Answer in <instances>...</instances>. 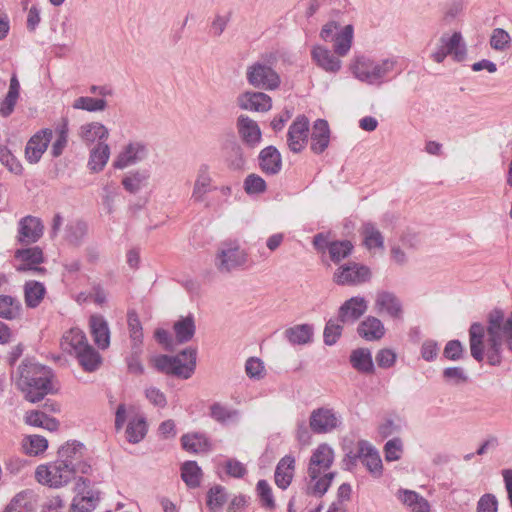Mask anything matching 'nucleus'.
<instances>
[{"mask_svg":"<svg viewBox=\"0 0 512 512\" xmlns=\"http://www.w3.org/2000/svg\"><path fill=\"white\" fill-rule=\"evenodd\" d=\"M361 235L363 236V244L368 250L384 248V237L375 224L371 222L364 223L361 227Z\"/></svg>","mask_w":512,"mask_h":512,"instance_id":"obj_37","label":"nucleus"},{"mask_svg":"<svg viewBox=\"0 0 512 512\" xmlns=\"http://www.w3.org/2000/svg\"><path fill=\"white\" fill-rule=\"evenodd\" d=\"M238 134L242 142L250 148L257 147L262 139L258 123L247 115H240L236 121Z\"/></svg>","mask_w":512,"mask_h":512,"instance_id":"obj_16","label":"nucleus"},{"mask_svg":"<svg viewBox=\"0 0 512 512\" xmlns=\"http://www.w3.org/2000/svg\"><path fill=\"white\" fill-rule=\"evenodd\" d=\"M342 333V326L334 320H329L324 329V342L327 345H333Z\"/></svg>","mask_w":512,"mask_h":512,"instance_id":"obj_63","label":"nucleus"},{"mask_svg":"<svg viewBox=\"0 0 512 512\" xmlns=\"http://www.w3.org/2000/svg\"><path fill=\"white\" fill-rule=\"evenodd\" d=\"M74 109L86 110L88 112L103 111L107 107V101L104 99L82 96L73 102Z\"/></svg>","mask_w":512,"mask_h":512,"instance_id":"obj_50","label":"nucleus"},{"mask_svg":"<svg viewBox=\"0 0 512 512\" xmlns=\"http://www.w3.org/2000/svg\"><path fill=\"white\" fill-rule=\"evenodd\" d=\"M448 55H452L457 62L464 60L466 47L460 32H454L451 36L443 34L436 50L431 54V58L436 63H442Z\"/></svg>","mask_w":512,"mask_h":512,"instance_id":"obj_9","label":"nucleus"},{"mask_svg":"<svg viewBox=\"0 0 512 512\" xmlns=\"http://www.w3.org/2000/svg\"><path fill=\"white\" fill-rule=\"evenodd\" d=\"M15 257L20 259L22 263L17 266L16 270L18 272H27L33 271L36 273H44L45 268L39 267L44 260L43 252L39 247H32L22 250H17L15 253Z\"/></svg>","mask_w":512,"mask_h":512,"instance_id":"obj_20","label":"nucleus"},{"mask_svg":"<svg viewBox=\"0 0 512 512\" xmlns=\"http://www.w3.org/2000/svg\"><path fill=\"white\" fill-rule=\"evenodd\" d=\"M202 470L195 461H187L181 466V478L189 488L200 485Z\"/></svg>","mask_w":512,"mask_h":512,"instance_id":"obj_44","label":"nucleus"},{"mask_svg":"<svg viewBox=\"0 0 512 512\" xmlns=\"http://www.w3.org/2000/svg\"><path fill=\"white\" fill-rule=\"evenodd\" d=\"M367 310V301L363 297H352L339 308L338 318L343 324L356 322Z\"/></svg>","mask_w":512,"mask_h":512,"instance_id":"obj_21","label":"nucleus"},{"mask_svg":"<svg viewBox=\"0 0 512 512\" xmlns=\"http://www.w3.org/2000/svg\"><path fill=\"white\" fill-rule=\"evenodd\" d=\"M498 502L493 494H484L478 501L477 512H497Z\"/></svg>","mask_w":512,"mask_h":512,"instance_id":"obj_64","label":"nucleus"},{"mask_svg":"<svg viewBox=\"0 0 512 512\" xmlns=\"http://www.w3.org/2000/svg\"><path fill=\"white\" fill-rule=\"evenodd\" d=\"M46 289L44 285L37 281H28L24 286L25 303L30 308L37 307L42 301Z\"/></svg>","mask_w":512,"mask_h":512,"instance_id":"obj_43","label":"nucleus"},{"mask_svg":"<svg viewBox=\"0 0 512 512\" xmlns=\"http://www.w3.org/2000/svg\"><path fill=\"white\" fill-rule=\"evenodd\" d=\"M246 78L251 86L263 90H275L281 83L279 74L271 66L259 61L247 67Z\"/></svg>","mask_w":512,"mask_h":512,"instance_id":"obj_8","label":"nucleus"},{"mask_svg":"<svg viewBox=\"0 0 512 512\" xmlns=\"http://www.w3.org/2000/svg\"><path fill=\"white\" fill-rule=\"evenodd\" d=\"M375 308L379 313L385 311L392 318L399 319L402 317V304L392 292H378L375 299Z\"/></svg>","mask_w":512,"mask_h":512,"instance_id":"obj_25","label":"nucleus"},{"mask_svg":"<svg viewBox=\"0 0 512 512\" xmlns=\"http://www.w3.org/2000/svg\"><path fill=\"white\" fill-rule=\"evenodd\" d=\"M90 332L94 343L99 349L105 350L110 346V329L102 315H92L89 319Z\"/></svg>","mask_w":512,"mask_h":512,"instance_id":"obj_23","label":"nucleus"},{"mask_svg":"<svg viewBox=\"0 0 512 512\" xmlns=\"http://www.w3.org/2000/svg\"><path fill=\"white\" fill-rule=\"evenodd\" d=\"M360 460L368 471L375 477L382 474V460L378 451L365 440H360L357 443V452L353 456V460Z\"/></svg>","mask_w":512,"mask_h":512,"instance_id":"obj_14","label":"nucleus"},{"mask_svg":"<svg viewBox=\"0 0 512 512\" xmlns=\"http://www.w3.org/2000/svg\"><path fill=\"white\" fill-rule=\"evenodd\" d=\"M210 416L221 424L235 421L238 418V411L223 406L220 403H214L210 407Z\"/></svg>","mask_w":512,"mask_h":512,"instance_id":"obj_51","label":"nucleus"},{"mask_svg":"<svg viewBox=\"0 0 512 512\" xmlns=\"http://www.w3.org/2000/svg\"><path fill=\"white\" fill-rule=\"evenodd\" d=\"M196 355V349L186 348L176 356L159 355L152 362L154 367L160 372L188 379L194 373Z\"/></svg>","mask_w":512,"mask_h":512,"instance_id":"obj_4","label":"nucleus"},{"mask_svg":"<svg viewBox=\"0 0 512 512\" xmlns=\"http://www.w3.org/2000/svg\"><path fill=\"white\" fill-rule=\"evenodd\" d=\"M309 136V120L305 115H299L290 125L287 133V144L294 153L301 152Z\"/></svg>","mask_w":512,"mask_h":512,"instance_id":"obj_13","label":"nucleus"},{"mask_svg":"<svg viewBox=\"0 0 512 512\" xmlns=\"http://www.w3.org/2000/svg\"><path fill=\"white\" fill-rule=\"evenodd\" d=\"M142 351V347H131V352L126 358L129 373L135 375H142L144 373V366L140 359Z\"/></svg>","mask_w":512,"mask_h":512,"instance_id":"obj_58","label":"nucleus"},{"mask_svg":"<svg viewBox=\"0 0 512 512\" xmlns=\"http://www.w3.org/2000/svg\"><path fill=\"white\" fill-rule=\"evenodd\" d=\"M227 501L224 487L216 485L207 493V506L212 509H220Z\"/></svg>","mask_w":512,"mask_h":512,"instance_id":"obj_56","label":"nucleus"},{"mask_svg":"<svg viewBox=\"0 0 512 512\" xmlns=\"http://www.w3.org/2000/svg\"><path fill=\"white\" fill-rule=\"evenodd\" d=\"M295 470V458L292 455H286L280 459L275 469V483L281 489H286L293 478Z\"/></svg>","mask_w":512,"mask_h":512,"instance_id":"obj_29","label":"nucleus"},{"mask_svg":"<svg viewBox=\"0 0 512 512\" xmlns=\"http://www.w3.org/2000/svg\"><path fill=\"white\" fill-rule=\"evenodd\" d=\"M333 461L334 451L327 443L320 444L313 451L309 461L308 475L311 481H315L311 487L314 495L321 497L329 489L336 473H325L323 477H320V475L331 467Z\"/></svg>","mask_w":512,"mask_h":512,"instance_id":"obj_3","label":"nucleus"},{"mask_svg":"<svg viewBox=\"0 0 512 512\" xmlns=\"http://www.w3.org/2000/svg\"><path fill=\"white\" fill-rule=\"evenodd\" d=\"M246 261L247 254L238 242L224 241L218 247L214 264L220 273H229L244 265Z\"/></svg>","mask_w":512,"mask_h":512,"instance_id":"obj_7","label":"nucleus"},{"mask_svg":"<svg viewBox=\"0 0 512 512\" xmlns=\"http://www.w3.org/2000/svg\"><path fill=\"white\" fill-rule=\"evenodd\" d=\"M78 472L73 466L64 463L58 459L49 465H40L37 467L35 476L38 482L50 487L59 488L68 484Z\"/></svg>","mask_w":512,"mask_h":512,"instance_id":"obj_6","label":"nucleus"},{"mask_svg":"<svg viewBox=\"0 0 512 512\" xmlns=\"http://www.w3.org/2000/svg\"><path fill=\"white\" fill-rule=\"evenodd\" d=\"M85 447L80 442H67L58 450V459L64 463L73 466V469L81 474H89L92 470L91 465L84 460Z\"/></svg>","mask_w":512,"mask_h":512,"instance_id":"obj_12","label":"nucleus"},{"mask_svg":"<svg viewBox=\"0 0 512 512\" xmlns=\"http://www.w3.org/2000/svg\"><path fill=\"white\" fill-rule=\"evenodd\" d=\"M284 336L292 345H305L312 341L313 327L309 324H298L287 328Z\"/></svg>","mask_w":512,"mask_h":512,"instance_id":"obj_33","label":"nucleus"},{"mask_svg":"<svg viewBox=\"0 0 512 512\" xmlns=\"http://www.w3.org/2000/svg\"><path fill=\"white\" fill-rule=\"evenodd\" d=\"M244 190L247 194L263 193L266 191V182L259 175L250 174L244 180Z\"/></svg>","mask_w":512,"mask_h":512,"instance_id":"obj_60","label":"nucleus"},{"mask_svg":"<svg viewBox=\"0 0 512 512\" xmlns=\"http://www.w3.org/2000/svg\"><path fill=\"white\" fill-rule=\"evenodd\" d=\"M333 41L335 54L340 57L346 56L351 49L353 41L352 25L343 27L340 32L335 34Z\"/></svg>","mask_w":512,"mask_h":512,"instance_id":"obj_39","label":"nucleus"},{"mask_svg":"<svg viewBox=\"0 0 512 512\" xmlns=\"http://www.w3.org/2000/svg\"><path fill=\"white\" fill-rule=\"evenodd\" d=\"M259 166L267 175H276L282 168V158L274 146H268L261 150L259 154Z\"/></svg>","mask_w":512,"mask_h":512,"instance_id":"obj_27","label":"nucleus"},{"mask_svg":"<svg viewBox=\"0 0 512 512\" xmlns=\"http://www.w3.org/2000/svg\"><path fill=\"white\" fill-rule=\"evenodd\" d=\"M371 276L372 273L368 266L356 262H348L335 270L333 281L342 286H356L368 282Z\"/></svg>","mask_w":512,"mask_h":512,"instance_id":"obj_10","label":"nucleus"},{"mask_svg":"<svg viewBox=\"0 0 512 512\" xmlns=\"http://www.w3.org/2000/svg\"><path fill=\"white\" fill-rule=\"evenodd\" d=\"M147 432V425L144 418L132 419L126 428L127 439L131 443L140 442Z\"/></svg>","mask_w":512,"mask_h":512,"instance_id":"obj_49","label":"nucleus"},{"mask_svg":"<svg viewBox=\"0 0 512 512\" xmlns=\"http://www.w3.org/2000/svg\"><path fill=\"white\" fill-rule=\"evenodd\" d=\"M0 162L7 167L10 172L21 174L22 165L12 152L4 145L0 144Z\"/></svg>","mask_w":512,"mask_h":512,"instance_id":"obj_57","label":"nucleus"},{"mask_svg":"<svg viewBox=\"0 0 512 512\" xmlns=\"http://www.w3.org/2000/svg\"><path fill=\"white\" fill-rule=\"evenodd\" d=\"M511 37L509 33L502 28H495L490 37V46L497 51H504L509 48Z\"/></svg>","mask_w":512,"mask_h":512,"instance_id":"obj_54","label":"nucleus"},{"mask_svg":"<svg viewBox=\"0 0 512 512\" xmlns=\"http://www.w3.org/2000/svg\"><path fill=\"white\" fill-rule=\"evenodd\" d=\"M18 373L17 386L25 393L28 401L33 403L41 401L52 391V372L46 366L24 361L19 366Z\"/></svg>","mask_w":512,"mask_h":512,"instance_id":"obj_2","label":"nucleus"},{"mask_svg":"<svg viewBox=\"0 0 512 512\" xmlns=\"http://www.w3.org/2000/svg\"><path fill=\"white\" fill-rule=\"evenodd\" d=\"M256 490L262 507L273 510L275 508V500L269 483L266 480H259Z\"/></svg>","mask_w":512,"mask_h":512,"instance_id":"obj_53","label":"nucleus"},{"mask_svg":"<svg viewBox=\"0 0 512 512\" xmlns=\"http://www.w3.org/2000/svg\"><path fill=\"white\" fill-rule=\"evenodd\" d=\"M43 234V225L39 218L24 217L19 223V241L23 244H32L38 241Z\"/></svg>","mask_w":512,"mask_h":512,"instance_id":"obj_24","label":"nucleus"},{"mask_svg":"<svg viewBox=\"0 0 512 512\" xmlns=\"http://www.w3.org/2000/svg\"><path fill=\"white\" fill-rule=\"evenodd\" d=\"M88 224L80 219L69 221L64 228V241L71 247L78 248L88 235Z\"/></svg>","mask_w":512,"mask_h":512,"instance_id":"obj_26","label":"nucleus"},{"mask_svg":"<svg viewBox=\"0 0 512 512\" xmlns=\"http://www.w3.org/2000/svg\"><path fill=\"white\" fill-rule=\"evenodd\" d=\"M147 154V146L144 143L139 141L130 142L117 156L113 166L117 169H123L144 160Z\"/></svg>","mask_w":512,"mask_h":512,"instance_id":"obj_17","label":"nucleus"},{"mask_svg":"<svg viewBox=\"0 0 512 512\" xmlns=\"http://www.w3.org/2000/svg\"><path fill=\"white\" fill-rule=\"evenodd\" d=\"M399 497L411 512H429L430 510L428 501L414 491L404 490Z\"/></svg>","mask_w":512,"mask_h":512,"instance_id":"obj_45","label":"nucleus"},{"mask_svg":"<svg viewBox=\"0 0 512 512\" xmlns=\"http://www.w3.org/2000/svg\"><path fill=\"white\" fill-rule=\"evenodd\" d=\"M216 189L217 187L213 185L209 166L201 165L194 181L191 199L196 203H201L205 200L208 193Z\"/></svg>","mask_w":512,"mask_h":512,"instance_id":"obj_19","label":"nucleus"},{"mask_svg":"<svg viewBox=\"0 0 512 512\" xmlns=\"http://www.w3.org/2000/svg\"><path fill=\"white\" fill-rule=\"evenodd\" d=\"M88 344L89 342L85 333L79 328H71L63 335L61 341L63 350L70 354H75Z\"/></svg>","mask_w":512,"mask_h":512,"instance_id":"obj_32","label":"nucleus"},{"mask_svg":"<svg viewBox=\"0 0 512 512\" xmlns=\"http://www.w3.org/2000/svg\"><path fill=\"white\" fill-rule=\"evenodd\" d=\"M100 500V492H87V495L74 497L71 512H91Z\"/></svg>","mask_w":512,"mask_h":512,"instance_id":"obj_47","label":"nucleus"},{"mask_svg":"<svg viewBox=\"0 0 512 512\" xmlns=\"http://www.w3.org/2000/svg\"><path fill=\"white\" fill-rule=\"evenodd\" d=\"M176 342L184 344L191 341L196 332L195 319L192 314L181 316L173 325Z\"/></svg>","mask_w":512,"mask_h":512,"instance_id":"obj_30","label":"nucleus"},{"mask_svg":"<svg viewBox=\"0 0 512 512\" xmlns=\"http://www.w3.org/2000/svg\"><path fill=\"white\" fill-rule=\"evenodd\" d=\"M237 104L243 110L267 112L272 107V99L263 92H245L237 97Z\"/></svg>","mask_w":512,"mask_h":512,"instance_id":"obj_18","label":"nucleus"},{"mask_svg":"<svg viewBox=\"0 0 512 512\" xmlns=\"http://www.w3.org/2000/svg\"><path fill=\"white\" fill-rule=\"evenodd\" d=\"M110 157V147L104 142H99L90 152L88 166L93 172H100L105 167Z\"/></svg>","mask_w":512,"mask_h":512,"instance_id":"obj_36","label":"nucleus"},{"mask_svg":"<svg viewBox=\"0 0 512 512\" xmlns=\"http://www.w3.org/2000/svg\"><path fill=\"white\" fill-rule=\"evenodd\" d=\"M469 346L477 362H482L486 354L492 366H499L506 358L505 348L512 357V312L505 318L503 311H491L486 328L481 323H473L469 329Z\"/></svg>","mask_w":512,"mask_h":512,"instance_id":"obj_1","label":"nucleus"},{"mask_svg":"<svg viewBox=\"0 0 512 512\" xmlns=\"http://www.w3.org/2000/svg\"><path fill=\"white\" fill-rule=\"evenodd\" d=\"M35 505L29 492L18 493L10 501L4 512H34Z\"/></svg>","mask_w":512,"mask_h":512,"instance_id":"obj_46","label":"nucleus"},{"mask_svg":"<svg viewBox=\"0 0 512 512\" xmlns=\"http://www.w3.org/2000/svg\"><path fill=\"white\" fill-rule=\"evenodd\" d=\"M396 60L387 58L380 62L365 56H357L351 64L355 78L367 84H380L395 67Z\"/></svg>","mask_w":512,"mask_h":512,"instance_id":"obj_5","label":"nucleus"},{"mask_svg":"<svg viewBox=\"0 0 512 512\" xmlns=\"http://www.w3.org/2000/svg\"><path fill=\"white\" fill-rule=\"evenodd\" d=\"M127 323L129 330V338L131 341V347H142L143 344V328L135 310L128 311Z\"/></svg>","mask_w":512,"mask_h":512,"instance_id":"obj_41","label":"nucleus"},{"mask_svg":"<svg viewBox=\"0 0 512 512\" xmlns=\"http://www.w3.org/2000/svg\"><path fill=\"white\" fill-rule=\"evenodd\" d=\"M108 135V129L103 124L98 122L84 124L80 127L79 130L80 138L87 143H92L97 139H107Z\"/></svg>","mask_w":512,"mask_h":512,"instance_id":"obj_40","label":"nucleus"},{"mask_svg":"<svg viewBox=\"0 0 512 512\" xmlns=\"http://www.w3.org/2000/svg\"><path fill=\"white\" fill-rule=\"evenodd\" d=\"M358 334L360 337L368 341L379 340L385 333L382 322L373 316L367 317L358 326Z\"/></svg>","mask_w":512,"mask_h":512,"instance_id":"obj_31","label":"nucleus"},{"mask_svg":"<svg viewBox=\"0 0 512 512\" xmlns=\"http://www.w3.org/2000/svg\"><path fill=\"white\" fill-rule=\"evenodd\" d=\"M21 302L11 295H0V318L14 320L20 317Z\"/></svg>","mask_w":512,"mask_h":512,"instance_id":"obj_38","label":"nucleus"},{"mask_svg":"<svg viewBox=\"0 0 512 512\" xmlns=\"http://www.w3.org/2000/svg\"><path fill=\"white\" fill-rule=\"evenodd\" d=\"M330 143V128L324 119H317L312 127L310 149L315 154L323 153Z\"/></svg>","mask_w":512,"mask_h":512,"instance_id":"obj_22","label":"nucleus"},{"mask_svg":"<svg viewBox=\"0 0 512 512\" xmlns=\"http://www.w3.org/2000/svg\"><path fill=\"white\" fill-rule=\"evenodd\" d=\"M53 132L51 129H43L34 134L27 142L25 148V157L31 164L37 163L52 139Z\"/></svg>","mask_w":512,"mask_h":512,"instance_id":"obj_15","label":"nucleus"},{"mask_svg":"<svg viewBox=\"0 0 512 512\" xmlns=\"http://www.w3.org/2000/svg\"><path fill=\"white\" fill-rule=\"evenodd\" d=\"M80 366L87 372H93L99 368L102 362L100 354L90 345H85L84 348L76 352Z\"/></svg>","mask_w":512,"mask_h":512,"instance_id":"obj_34","label":"nucleus"},{"mask_svg":"<svg viewBox=\"0 0 512 512\" xmlns=\"http://www.w3.org/2000/svg\"><path fill=\"white\" fill-rule=\"evenodd\" d=\"M183 449L192 453H201L209 449V442L205 435L200 433L185 434L181 437Z\"/></svg>","mask_w":512,"mask_h":512,"instance_id":"obj_42","label":"nucleus"},{"mask_svg":"<svg viewBox=\"0 0 512 512\" xmlns=\"http://www.w3.org/2000/svg\"><path fill=\"white\" fill-rule=\"evenodd\" d=\"M148 179V174L145 172L136 171L126 176L122 180V185L130 193H137Z\"/></svg>","mask_w":512,"mask_h":512,"instance_id":"obj_52","label":"nucleus"},{"mask_svg":"<svg viewBox=\"0 0 512 512\" xmlns=\"http://www.w3.org/2000/svg\"><path fill=\"white\" fill-rule=\"evenodd\" d=\"M68 142V124L65 121L58 129H57V139L53 143L51 148V154L53 157H59L64 148L66 147Z\"/></svg>","mask_w":512,"mask_h":512,"instance_id":"obj_59","label":"nucleus"},{"mask_svg":"<svg viewBox=\"0 0 512 512\" xmlns=\"http://www.w3.org/2000/svg\"><path fill=\"white\" fill-rule=\"evenodd\" d=\"M350 363L358 372L369 374L374 371L372 355L367 348L353 350L350 354Z\"/></svg>","mask_w":512,"mask_h":512,"instance_id":"obj_35","label":"nucleus"},{"mask_svg":"<svg viewBox=\"0 0 512 512\" xmlns=\"http://www.w3.org/2000/svg\"><path fill=\"white\" fill-rule=\"evenodd\" d=\"M47 440L38 435L29 436L24 440L23 449L29 455H38L47 449Z\"/></svg>","mask_w":512,"mask_h":512,"instance_id":"obj_55","label":"nucleus"},{"mask_svg":"<svg viewBox=\"0 0 512 512\" xmlns=\"http://www.w3.org/2000/svg\"><path fill=\"white\" fill-rule=\"evenodd\" d=\"M402 441L400 438H393L389 440L384 446V453L386 461L399 460L402 454Z\"/></svg>","mask_w":512,"mask_h":512,"instance_id":"obj_62","label":"nucleus"},{"mask_svg":"<svg viewBox=\"0 0 512 512\" xmlns=\"http://www.w3.org/2000/svg\"><path fill=\"white\" fill-rule=\"evenodd\" d=\"M327 250L330 259L334 263H339L352 253L353 244L349 240L331 241L327 244Z\"/></svg>","mask_w":512,"mask_h":512,"instance_id":"obj_48","label":"nucleus"},{"mask_svg":"<svg viewBox=\"0 0 512 512\" xmlns=\"http://www.w3.org/2000/svg\"><path fill=\"white\" fill-rule=\"evenodd\" d=\"M312 58L316 64L329 73H337L341 69V61L330 50L316 46L312 50Z\"/></svg>","mask_w":512,"mask_h":512,"instance_id":"obj_28","label":"nucleus"},{"mask_svg":"<svg viewBox=\"0 0 512 512\" xmlns=\"http://www.w3.org/2000/svg\"><path fill=\"white\" fill-rule=\"evenodd\" d=\"M342 424L341 416L334 409L320 407L314 409L309 418V426L316 434H326L338 429Z\"/></svg>","mask_w":512,"mask_h":512,"instance_id":"obj_11","label":"nucleus"},{"mask_svg":"<svg viewBox=\"0 0 512 512\" xmlns=\"http://www.w3.org/2000/svg\"><path fill=\"white\" fill-rule=\"evenodd\" d=\"M246 374L256 380H260L265 376L264 363L260 358L250 357L245 364Z\"/></svg>","mask_w":512,"mask_h":512,"instance_id":"obj_61","label":"nucleus"}]
</instances>
